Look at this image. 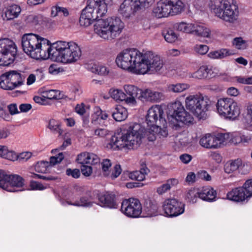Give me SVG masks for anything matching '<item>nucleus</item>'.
<instances>
[{
  "label": "nucleus",
  "mask_w": 252,
  "mask_h": 252,
  "mask_svg": "<svg viewBox=\"0 0 252 252\" xmlns=\"http://www.w3.org/2000/svg\"><path fill=\"white\" fill-rule=\"evenodd\" d=\"M149 172V170L146 167L141 168L140 170L135 171L132 172H126L124 173V175L128 177L130 179L135 180L138 181H143L145 178V176Z\"/></svg>",
  "instance_id": "nucleus-27"
},
{
  "label": "nucleus",
  "mask_w": 252,
  "mask_h": 252,
  "mask_svg": "<svg viewBox=\"0 0 252 252\" xmlns=\"http://www.w3.org/2000/svg\"><path fill=\"white\" fill-rule=\"evenodd\" d=\"M192 34L204 38H210L211 35V29L201 23H193Z\"/></svg>",
  "instance_id": "nucleus-22"
},
{
  "label": "nucleus",
  "mask_w": 252,
  "mask_h": 252,
  "mask_svg": "<svg viewBox=\"0 0 252 252\" xmlns=\"http://www.w3.org/2000/svg\"><path fill=\"white\" fill-rule=\"evenodd\" d=\"M193 23L182 22L175 24L174 28L178 31L192 34Z\"/></svg>",
  "instance_id": "nucleus-36"
},
{
  "label": "nucleus",
  "mask_w": 252,
  "mask_h": 252,
  "mask_svg": "<svg viewBox=\"0 0 252 252\" xmlns=\"http://www.w3.org/2000/svg\"><path fill=\"white\" fill-rule=\"evenodd\" d=\"M228 134H218L217 136L207 134L200 139L199 143L206 148H217L228 138Z\"/></svg>",
  "instance_id": "nucleus-14"
},
{
  "label": "nucleus",
  "mask_w": 252,
  "mask_h": 252,
  "mask_svg": "<svg viewBox=\"0 0 252 252\" xmlns=\"http://www.w3.org/2000/svg\"><path fill=\"white\" fill-rule=\"evenodd\" d=\"M149 128H147L143 132V129L141 126L140 133L141 135V138L144 137H147V139L150 141H153L156 140L157 136V132L156 133V130L153 131L154 126H149Z\"/></svg>",
  "instance_id": "nucleus-42"
},
{
  "label": "nucleus",
  "mask_w": 252,
  "mask_h": 252,
  "mask_svg": "<svg viewBox=\"0 0 252 252\" xmlns=\"http://www.w3.org/2000/svg\"><path fill=\"white\" fill-rule=\"evenodd\" d=\"M178 184V181L175 178L168 180L166 183L159 187L157 189V192L159 194H162L169 190L171 188Z\"/></svg>",
  "instance_id": "nucleus-38"
},
{
  "label": "nucleus",
  "mask_w": 252,
  "mask_h": 252,
  "mask_svg": "<svg viewBox=\"0 0 252 252\" xmlns=\"http://www.w3.org/2000/svg\"><path fill=\"white\" fill-rule=\"evenodd\" d=\"M126 95L134 96V97H139L141 99L140 95L142 94V90L138 88L136 86L132 85L127 84L123 87Z\"/></svg>",
  "instance_id": "nucleus-35"
},
{
  "label": "nucleus",
  "mask_w": 252,
  "mask_h": 252,
  "mask_svg": "<svg viewBox=\"0 0 252 252\" xmlns=\"http://www.w3.org/2000/svg\"><path fill=\"white\" fill-rule=\"evenodd\" d=\"M155 0H132L133 2L135 3L136 7L142 8L148 7L151 5Z\"/></svg>",
  "instance_id": "nucleus-54"
},
{
  "label": "nucleus",
  "mask_w": 252,
  "mask_h": 252,
  "mask_svg": "<svg viewBox=\"0 0 252 252\" xmlns=\"http://www.w3.org/2000/svg\"><path fill=\"white\" fill-rule=\"evenodd\" d=\"M189 88V85L185 83H178L176 84H169L168 85L167 89L169 92L179 93H181Z\"/></svg>",
  "instance_id": "nucleus-43"
},
{
  "label": "nucleus",
  "mask_w": 252,
  "mask_h": 252,
  "mask_svg": "<svg viewBox=\"0 0 252 252\" xmlns=\"http://www.w3.org/2000/svg\"><path fill=\"white\" fill-rule=\"evenodd\" d=\"M135 3L132 0H125L120 5L118 9L119 13L124 18L128 19L132 17L135 13L140 9L139 7H136Z\"/></svg>",
  "instance_id": "nucleus-17"
},
{
  "label": "nucleus",
  "mask_w": 252,
  "mask_h": 252,
  "mask_svg": "<svg viewBox=\"0 0 252 252\" xmlns=\"http://www.w3.org/2000/svg\"><path fill=\"white\" fill-rule=\"evenodd\" d=\"M165 40L169 43H173L177 39V34L172 30H166L162 32Z\"/></svg>",
  "instance_id": "nucleus-52"
},
{
  "label": "nucleus",
  "mask_w": 252,
  "mask_h": 252,
  "mask_svg": "<svg viewBox=\"0 0 252 252\" xmlns=\"http://www.w3.org/2000/svg\"><path fill=\"white\" fill-rule=\"evenodd\" d=\"M142 54V53L136 49H126L117 55L116 63L119 67L139 74V72L142 70L140 65Z\"/></svg>",
  "instance_id": "nucleus-6"
},
{
  "label": "nucleus",
  "mask_w": 252,
  "mask_h": 252,
  "mask_svg": "<svg viewBox=\"0 0 252 252\" xmlns=\"http://www.w3.org/2000/svg\"><path fill=\"white\" fill-rule=\"evenodd\" d=\"M7 72L9 76L10 81L13 86H15V88L23 84L25 78L24 75L15 70H11Z\"/></svg>",
  "instance_id": "nucleus-30"
},
{
  "label": "nucleus",
  "mask_w": 252,
  "mask_h": 252,
  "mask_svg": "<svg viewBox=\"0 0 252 252\" xmlns=\"http://www.w3.org/2000/svg\"><path fill=\"white\" fill-rule=\"evenodd\" d=\"M99 16L96 15L94 12L89 10L85 7L82 11L79 19V23L81 26L84 27L89 26L92 22L96 20L99 19Z\"/></svg>",
  "instance_id": "nucleus-21"
},
{
  "label": "nucleus",
  "mask_w": 252,
  "mask_h": 252,
  "mask_svg": "<svg viewBox=\"0 0 252 252\" xmlns=\"http://www.w3.org/2000/svg\"><path fill=\"white\" fill-rule=\"evenodd\" d=\"M247 112L248 116V123L249 126L252 127V104H248L247 106Z\"/></svg>",
  "instance_id": "nucleus-64"
},
{
  "label": "nucleus",
  "mask_w": 252,
  "mask_h": 252,
  "mask_svg": "<svg viewBox=\"0 0 252 252\" xmlns=\"http://www.w3.org/2000/svg\"><path fill=\"white\" fill-rule=\"evenodd\" d=\"M21 43L24 52L31 58L49 59L51 43L48 39L35 34L26 33L22 37Z\"/></svg>",
  "instance_id": "nucleus-2"
},
{
  "label": "nucleus",
  "mask_w": 252,
  "mask_h": 252,
  "mask_svg": "<svg viewBox=\"0 0 252 252\" xmlns=\"http://www.w3.org/2000/svg\"><path fill=\"white\" fill-rule=\"evenodd\" d=\"M141 99L143 98L151 102H159L164 99V95L161 92L146 89L142 91V94L140 95Z\"/></svg>",
  "instance_id": "nucleus-23"
},
{
  "label": "nucleus",
  "mask_w": 252,
  "mask_h": 252,
  "mask_svg": "<svg viewBox=\"0 0 252 252\" xmlns=\"http://www.w3.org/2000/svg\"><path fill=\"white\" fill-rule=\"evenodd\" d=\"M209 7L217 18L230 25L238 22L239 6L234 0H210Z\"/></svg>",
  "instance_id": "nucleus-4"
},
{
  "label": "nucleus",
  "mask_w": 252,
  "mask_h": 252,
  "mask_svg": "<svg viewBox=\"0 0 252 252\" xmlns=\"http://www.w3.org/2000/svg\"><path fill=\"white\" fill-rule=\"evenodd\" d=\"M125 27V24L117 16L99 19L94 24V32L106 40L113 39L119 36Z\"/></svg>",
  "instance_id": "nucleus-5"
},
{
  "label": "nucleus",
  "mask_w": 252,
  "mask_h": 252,
  "mask_svg": "<svg viewBox=\"0 0 252 252\" xmlns=\"http://www.w3.org/2000/svg\"><path fill=\"white\" fill-rule=\"evenodd\" d=\"M242 164V160L238 158L234 160H229L224 165V172L227 174L232 173L237 170H239Z\"/></svg>",
  "instance_id": "nucleus-32"
},
{
  "label": "nucleus",
  "mask_w": 252,
  "mask_h": 252,
  "mask_svg": "<svg viewBox=\"0 0 252 252\" xmlns=\"http://www.w3.org/2000/svg\"><path fill=\"white\" fill-rule=\"evenodd\" d=\"M198 198H200V189H191L188 190L186 198L190 203H195Z\"/></svg>",
  "instance_id": "nucleus-44"
},
{
  "label": "nucleus",
  "mask_w": 252,
  "mask_h": 252,
  "mask_svg": "<svg viewBox=\"0 0 252 252\" xmlns=\"http://www.w3.org/2000/svg\"><path fill=\"white\" fill-rule=\"evenodd\" d=\"M167 0H160L153 9V13L158 18L171 16V12Z\"/></svg>",
  "instance_id": "nucleus-20"
},
{
  "label": "nucleus",
  "mask_w": 252,
  "mask_h": 252,
  "mask_svg": "<svg viewBox=\"0 0 252 252\" xmlns=\"http://www.w3.org/2000/svg\"><path fill=\"white\" fill-rule=\"evenodd\" d=\"M77 160L81 164H95L99 162V158L94 154L83 153L78 156Z\"/></svg>",
  "instance_id": "nucleus-24"
},
{
  "label": "nucleus",
  "mask_w": 252,
  "mask_h": 252,
  "mask_svg": "<svg viewBox=\"0 0 252 252\" xmlns=\"http://www.w3.org/2000/svg\"><path fill=\"white\" fill-rule=\"evenodd\" d=\"M229 51L226 49L212 51L208 54V57L212 59H221L230 55Z\"/></svg>",
  "instance_id": "nucleus-40"
},
{
  "label": "nucleus",
  "mask_w": 252,
  "mask_h": 252,
  "mask_svg": "<svg viewBox=\"0 0 252 252\" xmlns=\"http://www.w3.org/2000/svg\"><path fill=\"white\" fill-rule=\"evenodd\" d=\"M111 97L116 101H123L125 99V93L122 90L117 89H111L109 91Z\"/></svg>",
  "instance_id": "nucleus-49"
},
{
  "label": "nucleus",
  "mask_w": 252,
  "mask_h": 252,
  "mask_svg": "<svg viewBox=\"0 0 252 252\" xmlns=\"http://www.w3.org/2000/svg\"><path fill=\"white\" fill-rule=\"evenodd\" d=\"M21 12V8L17 5L14 4L10 6L6 11L5 15L9 19L17 17Z\"/></svg>",
  "instance_id": "nucleus-47"
},
{
  "label": "nucleus",
  "mask_w": 252,
  "mask_h": 252,
  "mask_svg": "<svg viewBox=\"0 0 252 252\" xmlns=\"http://www.w3.org/2000/svg\"><path fill=\"white\" fill-rule=\"evenodd\" d=\"M141 62L140 67H142V70L139 72V74L157 72L159 71L163 65V61L160 57L154 55L151 51L143 53Z\"/></svg>",
  "instance_id": "nucleus-9"
},
{
  "label": "nucleus",
  "mask_w": 252,
  "mask_h": 252,
  "mask_svg": "<svg viewBox=\"0 0 252 252\" xmlns=\"http://www.w3.org/2000/svg\"><path fill=\"white\" fill-rule=\"evenodd\" d=\"M90 108L89 106L85 105L84 103L77 104L75 108V112L80 115L84 114Z\"/></svg>",
  "instance_id": "nucleus-61"
},
{
  "label": "nucleus",
  "mask_w": 252,
  "mask_h": 252,
  "mask_svg": "<svg viewBox=\"0 0 252 252\" xmlns=\"http://www.w3.org/2000/svg\"><path fill=\"white\" fill-rule=\"evenodd\" d=\"M9 179V184L8 188L12 189L14 191V187H22L24 185V179L19 175L16 174H10Z\"/></svg>",
  "instance_id": "nucleus-37"
},
{
  "label": "nucleus",
  "mask_w": 252,
  "mask_h": 252,
  "mask_svg": "<svg viewBox=\"0 0 252 252\" xmlns=\"http://www.w3.org/2000/svg\"><path fill=\"white\" fill-rule=\"evenodd\" d=\"M142 206L139 200L136 198H130L123 201L121 211L126 216L130 218H138L142 213Z\"/></svg>",
  "instance_id": "nucleus-12"
},
{
  "label": "nucleus",
  "mask_w": 252,
  "mask_h": 252,
  "mask_svg": "<svg viewBox=\"0 0 252 252\" xmlns=\"http://www.w3.org/2000/svg\"><path fill=\"white\" fill-rule=\"evenodd\" d=\"M113 118L118 122L125 120L127 117V111L123 106L119 105L115 108V111L112 113Z\"/></svg>",
  "instance_id": "nucleus-33"
},
{
  "label": "nucleus",
  "mask_w": 252,
  "mask_h": 252,
  "mask_svg": "<svg viewBox=\"0 0 252 252\" xmlns=\"http://www.w3.org/2000/svg\"><path fill=\"white\" fill-rule=\"evenodd\" d=\"M217 193L213 188L209 187H203L200 189V198L207 201H214Z\"/></svg>",
  "instance_id": "nucleus-29"
},
{
  "label": "nucleus",
  "mask_w": 252,
  "mask_h": 252,
  "mask_svg": "<svg viewBox=\"0 0 252 252\" xmlns=\"http://www.w3.org/2000/svg\"><path fill=\"white\" fill-rule=\"evenodd\" d=\"M162 208L166 215L170 217H177L185 211L184 204L175 198L165 200Z\"/></svg>",
  "instance_id": "nucleus-13"
},
{
  "label": "nucleus",
  "mask_w": 252,
  "mask_h": 252,
  "mask_svg": "<svg viewBox=\"0 0 252 252\" xmlns=\"http://www.w3.org/2000/svg\"><path fill=\"white\" fill-rule=\"evenodd\" d=\"M232 99L229 98H220L218 100L217 108L218 113L221 116L226 117L228 111V107L231 104Z\"/></svg>",
  "instance_id": "nucleus-26"
},
{
  "label": "nucleus",
  "mask_w": 252,
  "mask_h": 252,
  "mask_svg": "<svg viewBox=\"0 0 252 252\" xmlns=\"http://www.w3.org/2000/svg\"><path fill=\"white\" fill-rule=\"evenodd\" d=\"M63 158V153H60L57 156L51 157L50 162L45 161L38 162L35 166V171L39 173H45L47 171L49 166L54 165L61 162Z\"/></svg>",
  "instance_id": "nucleus-18"
},
{
  "label": "nucleus",
  "mask_w": 252,
  "mask_h": 252,
  "mask_svg": "<svg viewBox=\"0 0 252 252\" xmlns=\"http://www.w3.org/2000/svg\"><path fill=\"white\" fill-rule=\"evenodd\" d=\"M10 175L7 172L0 169V188L8 191H13L12 189L8 188L10 178Z\"/></svg>",
  "instance_id": "nucleus-34"
},
{
  "label": "nucleus",
  "mask_w": 252,
  "mask_h": 252,
  "mask_svg": "<svg viewBox=\"0 0 252 252\" xmlns=\"http://www.w3.org/2000/svg\"><path fill=\"white\" fill-rule=\"evenodd\" d=\"M92 117V122L94 123L99 119L106 120L108 117V114L106 111L101 110L99 107H96Z\"/></svg>",
  "instance_id": "nucleus-46"
},
{
  "label": "nucleus",
  "mask_w": 252,
  "mask_h": 252,
  "mask_svg": "<svg viewBox=\"0 0 252 252\" xmlns=\"http://www.w3.org/2000/svg\"><path fill=\"white\" fill-rule=\"evenodd\" d=\"M153 127L154 129L153 130L155 131L156 130V133L157 132L158 137L159 138L165 137L168 135V132L166 127H164L163 128H161L158 125L154 126Z\"/></svg>",
  "instance_id": "nucleus-59"
},
{
  "label": "nucleus",
  "mask_w": 252,
  "mask_h": 252,
  "mask_svg": "<svg viewBox=\"0 0 252 252\" xmlns=\"http://www.w3.org/2000/svg\"><path fill=\"white\" fill-rule=\"evenodd\" d=\"M211 101L206 96L190 95L186 98L185 105L199 119H205Z\"/></svg>",
  "instance_id": "nucleus-7"
},
{
  "label": "nucleus",
  "mask_w": 252,
  "mask_h": 252,
  "mask_svg": "<svg viewBox=\"0 0 252 252\" xmlns=\"http://www.w3.org/2000/svg\"><path fill=\"white\" fill-rule=\"evenodd\" d=\"M173 111L172 114L168 117L169 121L176 126V122H180L185 124L192 123L193 120L191 115L187 112L181 102L177 101L173 103L171 106Z\"/></svg>",
  "instance_id": "nucleus-10"
},
{
  "label": "nucleus",
  "mask_w": 252,
  "mask_h": 252,
  "mask_svg": "<svg viewBox=\"0 0 252 252\" xmlns=\"http://www.w3.org/2000/svg\"><path fill=\"white\" fill-rule=\"evenodd\" d=\"M194 51L195 53L199 55H205L206 54L208 50L209 47L206 45L203 44H196L193 48Z\"/></svg>",
  "instance_id": "nucleus-58"
},
{
  "label": "nucleus",
  "mask_w": 252,
  "mask_h": 252,
  "mask_svg": "<svg viewBox=\"0 0 252 252\" xmlns=\"http://www.w3.org/2000/svg\"><path fill=\"white\" fill-rule=\"evenodd\" d=\"M114 195L105 193L99 196V205L102 207L110 208H116V203Z\"/></svg>",
  "instance_id": "nucleus-28"
},
{
  "label": "nucleus",
  "mask_w": 252,
  "mask_h": 252,
  "mask_svg": "<svg viewBox=\"0 0 252 252\" xmlns=\"http://www.w3.org/2000/svg\"><path fill=\"white\" fill-rule=\"evenodd\" d=\"M163 114V111L160 106L156 105L151 107L148 110L146 117L148 126H156L158 121L164 122L165 120L162 118Z\"/></svg>",
  "instance_id": "nucleus-15"
},
{
  "label": "nucleus",
  "mask_w": 252,
  "mask_h": 252,
  "mask_svg": "<svg viewBox=\"0 0 252 252\" xmlns=\"http://www.w3.org/2000/svg\"><path fill=\"white\" fill-rule=\"evenodd\" d=\"M92 72L100 75H107L109 73L108 69L105 66L94 65L91 69Z\"/></svg>",
  "instance_id": "nucleus-53"
},
{
  "label": "nucleus",
  "mask_w": 252,
  "mask_h": 252,
  "mask_svg": "<svg viewBox=\"0 0 252 252\" xmlns=\"http://www.w3.org/2000/svg\"><path fill=\"white\" fill-rule=\"evenodd\" d=\"M227 198L235 202H242L250 198L247 191L244 188V185L242 187L235 188L227 194Z\"/></svg>",
  "instance_id": "nucleus-19"
},
{
  "label": "nucleus",
  "mask_w": 252,
  "mask_h": 252,
  "mask_svg": "<svg viewBox=\"0 0 252 252\" xmlns=\"http://www.w3.org/2000/svg\"><path fill=\"white\" fill-rule=\"evenodd\" d=\"M49 59L63 63H71L78 61L81 56V51L73 42L58 41L51 44Z\"/></svg>",
  "instance_id": "nucleus-3"
},
{
  "label": "nucleus",
  "mask_w": 252,
  "mask_h": 252,
  "mask_svg": "<svg viewBox=\"0 0 252 252\" xmlns=\"http://www.w3.org/2000/svg\"><path fill=\"white\" fill-rule=\"evenodd\" d=\"M51 14L52 17H53L59 15H63L64 17H67L69 15V12L68 9L65 7L55 5L52 7Z\"/></svg>",
  "instance_id": "nucleus-45"
},
{
  "label": "nucleus",
  "mask_w": 252,
  "mask_h": 252,
  "mask_svg": "<svg viewBox=\"0 0 252 252\" xmlns=\"http://www.w3.org/2000/svg\"><path fill=\"white\" fill-rule=\"evenodd\" d=\"M171 16L181 14L185 9V4L181 0H167Z\"/></svg>",
  "instance_id": "nucleus-25"
},
{
  "label": "nucleus",
  "mask_w": 252,
  "mask_h": 252,
  "mask_svg": "<svg viewBox=\"0 0 252 252\" xmlns=\"http://www.w3.org/2000/svg\"><path fill=\"white\" fill-rule=\"evenodd\" d=\"M173 111L172 114L168 117L169 121L176 126V122H180L185 124L192 123L193 120L191 115L187 112L181 102L177 101L173 103L171 106Z\"/></svg>",
  "instance_id": "nucleus-11"
},
{
  "label": "nucleus",
  "mask_w": 252,
  "mask_h": 252,
  "mask_svg": "<svg viewBox=\"0 0 252 252\" xmlns=\"http://www.w3.org/2000/svg\"><path fill=\"white\" fill-rule=\"evenodd\" d=\"M48 128L53 132L58 133L59 136L63 133V131L61 128L60 123L55 120L52 119L49 121Z\"/></svg>",
  "instance_id": "nucleus-51"
},
{
  "label": "nucleus",
  "mask_w": 252,
  "mask_h": 252,
  "mask_svg": "<svg viewBox=\"0 0 252 252\" xmlns=\"http://www.w3.org/2000/svg\"><path fill=\"white\" fill-rule=\"evenodd\" d=\"M208 68L206 66H201L196 71L192 74L194 78L202 79L208 77Z\"/></svg>",
  "instance_id": "nucleus-50"
},
{
  "label": "nucleus",
  "mask_w": 252,
  "mask_h": 252,
  "mask_svg": "<svg viewBox=\"0 0 252 252\" xmlns=\"http://www.w3.org/2000/svg\"><path fill=\"white\" fill-rule=\"evenodd\" d=\"M107 2L108 0H88L85 7L101 17L107 11Z\"/></svg>",
  "instance_id": "nucleus-16"
},
{
  "label": "nucleus",
  "mask_w": 252,
  "mask_h": 252,
  "mask_svg": "<svg viewBox=\"0 0 252 252\" xmlns=\"http://www.w3.org/2000/svg\"><path fill=\"white\" fill-rule=\"evenodd\" d=\"M233 45L238 49H245L247 48L246 41L241 37L235 38L233 41Z\"/></svg>",
  "instance_id": "nucleus-57"
},
{
  "label": "nucleus",
  "mask_w": 252,
  "mask_h": 252,
  "mask_svg": "<svg viewBox=\"0 0 252 252\" xmlns=\"http://www.w3.org/2000/svg\"><path fill=\"white\" fill-rule=\"evenodd\" d=\"M60 93L59 91L50 90L43 93V96L49 99H60Z\"/></svg>",
  "instance_id": "nucleus-56"
},
{
  "label": "nucleus",
  "mask_w": 252,
  "mask_h": 252,
  "mask_svg": "<svg viewBox=\"0 0 252 252\" xmlns=\"http://www.w3.org/2000/svg\"><path fill=\"white\" fill-rule=\"evenodd\" d=\"M141 125L131 124L126 129H123L121 134L111 137L106 147L110 150H117L124 148L128 149L137 148L141 143Z\"/></svg>",
  "instance_id": "nucleus-1"
},
{
  "label": "nucleus",
  "mask_w": 252,
  "mask_h": 252,
  "mask_svg": "<svg viewBox=\"0 0 252 252\" xmlns=\"http://www.w3.org/2000/svg\"><path fill=\"white\" fill-rule=\"evenodd\" d=\"M122 169L119 164H116L112 172L110 171V175L108 177H110L112 179L117 178L122 173Z\"/></svg>",
  "instance_id": "nucleus-60"
},
{
  "label": "nucleus",
  "mask_w": 252,
  "mask_h": 252,
  "mask_svg": "<svg viewBox=\"0 0 252 252\" xmlns=\"http://www.w3.org/2000/svg\"><path fill=\"white\" fill-rule=\"evenodd\" d=\"M231 103V104L230 105V107H228V112L225 118L234 120L240 115L241 113L240 108L237 102L232 100Z\"/></svg>",
  "instance_id": "nucleus-31"
},
{
  "label": "nucleus",
  "mask_w": 252,
  "mask_h": 252,
  "mask_svg": "<svg viewBox=\"0 0 252 252\" xmlns=\"http://www.w3.org/2000/svg\"><path fill=\"white\" fill-rule=\"evenodd\" d=\"M17 48L13 40L9 38L0 39V66H8L13 63Z\"/></svg>",
  "instance_id": "nucleus-8"
},
{
  "label": "nucleus",
  "mask_w": 252,
  "mask_h": 252,
  "mask_svg": "<svg viewBox=\"0 0 252 252\" xmlns=\"http://www.w3.org/2000/svg\"><path fill=\"white\" fill-rule=\"evenodd\" d=\"M0 156L10 160H15L17 155L14 152L9 151L5 146L0 145Z\"/></svg>",
  "instance_id": "nucleus-41"
},
{
  "label": "nucleus",
  "mask_w": 252,
  "mask_h": 252,
  "mask_svg": "<svg viewBox=\"0 0 252 252\" xmlns=\"http://www.w3.org/2000/svg\"><path fill=\"white\" fill-rule=\"evenodd\" d=\"M93 200V198L91 196H83L80 199L79 201H76L74 203L71 204L77 206L91 207L94 203Z\"/></svg>",
  "instance_id": "nucleus-48"
},
{
  "label": "nucleus",
  "mask_w": 252,
  "mask_h": 252,
  "mask_svg": "<svg viewBox=\"0 0 252 252\" xmlns=\"http://www.w3.org/2000/svg\"><path fill=\"white\" fill-rule=\"evenodd\" d=\"M9 80V76L7 72L2 74L0 76V87L4 90H12L15 88V86Z\"/></svg>",
  "instance_id": "nucleus-39"
},
{
  "label": "nucleus",
  "mask_w": 252,
  "mask_h": 252,
  "mask_svg": "<svg viewBox=\"0 0 252 252\" xmlns=\"http://www.w3.org/2000/svg\"><path fill=\"white\" fill-rule=\"evenodd\" d=\"M110 131L105 128H97L94 131V135L99 137L104 138L110 134Z\"/></svg>",
  "instance_id": "nucleus-62"
},
{
  "label": "nucleus",
  "mask_w": 252,
  "mask_h": 252,
  "mask_svg": "<svg viewBox=\"0 0 252 252\" xmlns=\"http://www.w3.org/2000/svg\"><path fill=\"white\" fill-rule=\"evenodd\" d=\"M102 170L103 175L104 176L108 177L110 175L109 168L111 166V162L108 159H104L101 162Z\"/></svg>",
  "instance_id": "nucleus-55"
},
{
  "label": "nucleus",
  "mask_w": 252,
  "mask_h": 252,
  "mask_svg": "<svg viewBox=\"0 0 252 252\" xmlns=\"http://www.w3.org/2000/svg\"><path fill=\"white\" fill-rule=\"evenodd\" d=\"M244 188L246 190L249 197H252V179L246 181L244 184Z\"/></svg>",
  "instance_id": "nucleus-63"
}]
</instances>
